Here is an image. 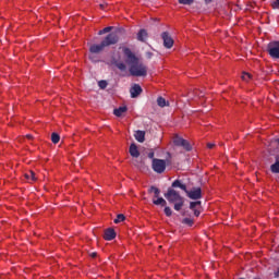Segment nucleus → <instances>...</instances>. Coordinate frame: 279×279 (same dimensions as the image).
Masks as SVG:
<instances>
[{"instance_id":"nucleus-5","label":"nucleus","mask_w":279,"mask_h":279,"mask_svg":"<svg viewBox=\"0 0 279 279\" xmlns=\"http://www.w3.org/2000/svg\"><path fill=\"white\" fill-rule=\"evenodd\" d=\"M151 169L155 173H165L167 169V161L165 159H153Z\"/></svg>"},{"instance_id":"nucleus-12","label":"nucleus","mask_w":279,"mask_h":279,"mask_svg":"<svg viewBox=\"0 0 279 279\" xmlns=\"http://www.w3.org/2000/svg\"><path fill=\"white\" fill-rule=\"evenodd\" d=\"M147 31L145 28L140 29V32L137 33V40H140V43H145L147 40Z\"/></svg>"},{"instance_id":"nucleus-17","label":"nucleus","mask_w":279,"mask_h":279,"mask_svg":"<svg viewBox=\"0 0 279 279\" xmlns=\"http://www.w3.org/2000/svg\"><path fill=\"white\" fill-rule=\"evenodd\" d=\"M157 106H159V108H165L166 106H169V102H167V100L163 97H158Z\"/></svg>"},{"instance_id":"nucleus-35","label":"nucleus","mask_w":279,"mask_h":279,"mask_svg":"<svg viewBox=\"0 0 279 279\" xmlns=\"http://www.w3.org/2000/svg\"><path fill=\"white\" fill-rule=\"evenodd\" d=\"M194 204H196V206H202V202L201 201H196V202H194Z\"/></svg>"},{"instance_id":"nucleus-13","label":"nucleus","mask_w":279,"mask_h":279,"mask_svg":"<svg viewBox=\"0 0 279 279\" xmlns=\"http://www.w3.org/2000/svg\"><path fill=\"white\" fill-rule=\"evenodd\" d=\"M134 137L137 143H145V131H135Z\"/></svg>"},{"instance_id":"nucleus-37","label":"nucleus","mask_w":279,"mask_h":279,"mask_svg":"<svg viewBox=\"0 0 279 279\" xmlns=\"http://www.w3.org/2000/svg\"><path fill=\"white\" fill-rule=\"evenodd\" d=\"M205 3H213V0H204Z\"/></svg>"},{"instance_id":"nucleus-19","label":"nucleus","mask_w":279,"mask_h":279,"mask_svg":"<svg viewBox=\"0 0 279 279\" xmlns=\"http://www.w3.org/2000/svg\"><path fill=\"white\" fill-rule=\"evenodd\" d=\"M148 193H154L156 198L160 197V189H158L156 186H150L148 189Z\"/></svg>"},{"instance_id":"nucleus-2","label":"nucleus","mask_w":279,"mask_h":279,"mask_svg":"<svg viewBox=\"0 0 279 279\" xmlns=\"http://www.w3.org/2000/svg\"><path fill=\"white\" fill-rule=\"evenodd\" d=\"M123 34V31L118 29L116 32L109 33L100 44H93L89 46V53L97 54L101 53L104 49L107 47H112V45H117L119 40H121V35Z\"/></svg>"},{"instance_id":"nucleus-24","label":"nucleus","mask_w":279,"mask_h":279,"mask_svg":"<svg viewBox=\"0 0 279 279\" xmlns=\"http://www.w3.org/2000/svg\"><path fill=\"white\" fill-rule=\"evenodd\" d=\"M98 86L101 90H106V88H108V81L106 80H101L98 82Z\"/></svg>"},{"instance_id":"nucleus-31","label":"nucleus","mask_w":279,"mask_h":279,"mask_svg":"<svg viewBox=\"0 0 279 279\" xmlns=\"http://www.w3.org/2000/svg\"><path fill=\"white\" fill-rule=\"evenodd\" d=\"M154 156H156V154L154 153V150H151L150 153H148V158L150 160H158V158H154Z\"/></svg>"},{"instance_id":"nucleus-7","label":"nucleus","mask_w":279,"mask_h":279,"mask_svg":"<svg viewBox=\"0 0 279 279\" xmlns=\"http://www.w3.org/2000/svg\"><path fill=\"white\" fill-rule=\"evenodd\" d=\"M267 52L270 58L279 60V41H270L267 45Z\"/></svg>"},{"instance_id":"nucleus-32","label":"nucleus","mask_w":279,"mask_h":279,"mask_svg":"<svg viewBox=\"0 0 279 279\" xmlns=\"http://www.w3.org/2000/svg\"><path fill=\"white\" fill-rule=\"evenodd\" d=\"M274 277H275V278H279V267H278L277 270L274 272Z\"/></svg>"},{"instance_id":"nucleus-6","label":"nucleus","mask_w":279,"mask_h":279,"mask_svg":"<svg viewBox=\"0 0 279 279\" xmlns=\"http://www.w3.org/2000/svg\"><path fill=\"white\" fill-rule=\"evenodd\" d=\"M173 144L175 145V147H183L185 151H191V149H193V146H191V143L182 138L180 135H174Z\"/></svg>"},{"instance_id":"nucleus-39","label":"nucleus","mask_w":279,"mask_h":279,"mask_svg":"<svg viewBox=\"0 0 279 279\" xmlns=\"http://www.w3.org/2000/svg\"><path fill=\"white\" fill-rule=\"evenodd\" d=\"M28 138H32V135H26Z\"/></svg>"},{"instance_id":"nucleus-1","label":"nucleus","mask_w":279,"mask_h":279,"mask_svg":"<svg viewBox=\"0 0 279 279\" xmlns=\"http://www.w3.org/2000/svg\"><path fill=\"white\" fill-rule=\"evenodd\" d=\"M125 63L129 65V73L133 77H147V65L137 59L130 48H123Z\"/></svg>"},{"instance_id":"nucleus-25","label":"nucleus","mask_w":279,"mask_h":279,"mask_svg":"<svg viewBox=\"0 0 279 279\" xmlns=\"http://www.w3.org/2000/svg\"><path fill=\"white\" fill-rule=\"evenodd\" d=\"M116 66L119 69V71H128V65H125L123 62H117Z\"/></svg>"},{"instance_id":"nucleus-10","label":"nucleus","mask_w":279,"mask_h":279,"mask_svg":"<svg viewBox=\"0 0 279 279\" xmlns=\"http://www.w3.org/2000/svg\"><path fill=\"white\" fill-rule=\"evenodd\" d=\"M105 241H113V239H117V232L114 231V229L109 228L105 231V235H104Z\"/></svg>"},{"instance_id":"nucleus-34","label":"nucleus","mask_w":279,"mask_h":279,"mask_svg":"<svg viewBox=\"0 0 279 279\" xmlns=\"http://www.w3.org/2000/svg\"><path fill=\"white\" fill-rule=\"evenodd\" d=\"M134 167H141V163H138V160H133Z\"/></svg>"},{"instance_id":"nucleus-36","label":"nucleus","mask_w":279,"mask_h":279,"mask_svg":"<svg viewBox=\"0 0 279 279\" xmlns=\"http://www.w3.org/2000/svg\"><path fill=\"white\" fill-rule=\"evenodd\" d=\"M90 256L92 258H97V253H92Z\"/></svg>"},{"instance_id":"nucleus-11","label":"nucleus","mask_w":279,"mask_h":279,"mask_svg":"<svg viewBox=\"0 0 279 279\" xmlns=\"http://www.w3.org/2000/svg\"><path fill=\"white\" fill-rule=\"evenodd\" d=\"M129 153L132 158H138L141 156V151H138V146H136V144L134 143L130 145Z\"/></svg>"},{"instance_id":"nucleus-27","label":"nucleus","mask_w":279,"mask_h":279,"mask_svg":"<svg viewBox=\"0 0 279 279\" xmlns=\"http://www.w3.org/2000/svg\"><path fill=\"white\" fill-rule=\"evenodd\" d=\"M242 80H243L244 82H250V80H252V74L244 72V73L242 74Z\"/></svg>"},{"instance_id":"nucleus-26","label":"nucleus","mask_w":279,"mask_h":279,"mask_svg":"<svg viewBox=\"0 0 279 279\" xmlns=\"http://www.w3.org/2000/svg\"><path fill=\"white\" fill-rule=\"evenodd\" d=\"M121 221H125V215L119 214L117 218L113 220V223H121Z\"/></svg>"},{"instance_id":"nucleus-9","label":"nucleus","mask_w":279,"mask_h":279,"mask_svg":"<svg viewBox=\"0 0 279 279\" xmlns=\"http://www.w3.org/2000/svg\"><path fill=\"white\" fill-rule=\"evenodd\" d=\"M131 98L132 99H136V97H138V95H141V93H143V87H141V85L138 84H134L131 89Z\"/></svg>"},{"instance_id":"nucleus-20","label":"nucleus","mask_w":279,"mask_h":279,"mask_svg":"<svg viewBox=\"0 0 279 279\" xmlns=\"http://www.w3.org/2000/svg\"><path fill=\"white\" fill-rule=\"evenodd\" d=\"M195 208H197L196 203L195 202H191L190 203V209L194 211V216L195 217H199L201 213H199V210H197Z\"/></svg>"},{"instance_id":"nucleus-14","label":"nucleus","mask_w":279,"mask_h":279,"mask_svg":"<svg viewBox=\"0 0 279 279\" xmlns=\"http://www.w3.org/2000/svg\"><path fill=\"white\" fill-rule=\"evenodd\" d=\"M124 112H128V107L126 106H122V107H119V108L113 110V114L116 117H123Z\"/></svg>"},{"instance_id":"nucleus-40","label":"nucleus","mask_w":279,"mask_h":279,"mask_svg":"<svg viewBox=\"0 0 279 279\" xmlns=\"http://www.w3.org/2000/svg\"><path fill=\"white\" fill-rule=\"evenodd\" d=\"M89 59L93 60V56H89Z\"/></svg>"},{"instance_id":"nucleus-22","label":"nucleus","mask_w":279,"mask_h":279,"mask_svg":"<svg viewBox=\"0 0 279 279\" xmlns=\"http://www.w3.org/2000/svg\"><path fill=\"white\" fill-rule=\"evenodd\" d=\"M271 173H279V160L277 159L275 163L270 166Z\"/></svg>"},{"instance_id":"nucleus-23","label":"nucleus","mask_w":279,"mask_h":279,"mask_svg":"<svg viewBox=\"0 0 279 279\" xmlns=\"http://www.w3.org/2000/svg\"><path fill=\"white\" fill-rule=\"evenodd\" d=\"M51 141L54 145H58V143H60V134L58 133H52L51 134Z\"/></svg>"},{"instance_id":"nucleus-18","label":"nucleus","mask_w":279,"mask_h":279,"mask_svg":"<svg viewBox=\"0 0 279 279\" xmlns=\"http://www.w3.org/2000/svg\"><path fill=\"white\" fill-rule=\"evenodd\" d=\"M26 180H31L32 182H36V173L34 171H29L28 173L24 174Z\"/></svg>"},{"instance_id":"nucleus-29","label":"nucleus","mask_w":279,"mask_h":279,"mask_svg":"<svg viewBox=\"0 0 279 279\" xmlns=\"http://www.w3.org/2000/svg\"><path fill=\"white\" fill-rule=\"evenodd\" d=\"M182 223H185V226H193V219H191V218H184L183 220H182Z\"/></svg>"},{"instance_id":"nucleus-16","label":"nucleus","mask_w":279,"mask_h":279,"mask_svg":"<svg viewBox=\"0 0 279 279\" xmlns=\"http://www.w3.org/2000/svg\"><path fill=\"white\" fill-rule=\"evenodd\" d=\"M153 204H155V206H167V201L158 196L157 199H153Z\"/></svg>"},{"instance_id":"nucleus-33","label":"nucleus","mask_w":279,"mask_h":279,"mask_svg":"<svg viewBox=\"0 0 279 279\" xmlns=\"http://www.w3.org/2000/svg\"><path fill=\"white\" fill-rule=\"evenodd\" d=\"M207 147H208V149H213V147H215V144L214 143H208Z\"/></svg>"},{"instance_id":"nucleus-21","label":"nucleus","mask_w":279,"mask_h":279,"mask_svg":"<svg viewBox=\"0 0 279 279\" xmlns=\"http://www.w3.org/2000/svg\"><path fill=\"white\" fill-rule=\"evenodd\" d=\"M112 26H107L98 32V36H104V34H110L112 32Z\"/></svg>"},{"instance_id":"nucleus-30","label":"nucleus","mask_w":279,"mask_h":279,"mask_svg":"<svg viewBox=\"0 0 279 279\" xmlns=\"http://www.w3.org/2000/svg\"><path fill=\"white\" fill-rule=\"evenodd\" d=\"M194 0H179V3L182 5H191Z\"/></svg>"},{"instance_id":"nucleus-15","label":"nucleus","mask_w":279,"mask_h":279,"mask_svg":"<svg viewBox=\"0 0 279 279\" xmlns=\"http://www.w3.org/2000/svg\"><path fill=\"white\" fill-rule=\"evenodd\" d=\"M195 97H199V98L204 97V92H199V90L195 89V90L189 93L190 99H195Z\"/></svg>"},{"instance_id":"nucleus-38","label":"nucleus","mask_w":279,"mask_h":279,"mask_svg":"<svg viewBox=\"0 0 279 279\" xmlns=\"http://www.w3.org/2000/svg\"><path fill=\"white\" fill-rule=\"evenodd\" d=\"M100 10H104V8H106V4H100Z\"/></svg>"},{"instance_id":"nucleus-8","label":"nucleus","mask_w":279,"mask_h":279,"mask_svg":"<svg viewBox=\"0 0 279 279\" xmlns=\"http://www.w3.org/2000/svg\"><path fill=\"white\" fill-rule=\"evenodd\" d=\"M161 38L163 40V47H166V49H171V47H173V38L171 37V35H169L168 32H163L161 34Z\"/></svg>"},{"instance_id":"nucleus-3","label":"nucleus","mask_w":279,"mask_h":279,"mask_svg":"<svg viewBox=\"0 0 279 279\" xmlns=\"http://www.w3.org/2000/svg\"><path fill=\"white\" fill-rule=\"evenodd\" d=\"M163 196L169 202V204H174V210H182V206H184V197L180 195V192L175 191L172 187H169Z\"/></svg>"},{"instance_id":"nucleus-4","label":"nucleus","mask_w":279,"mask_h":279,"mask_svg":"<svg viewBox=\"0 0 279 279\" xmlns=\"http://www.w3.org/2000/svg\"><path fill=\"white\" fill-rule=\"evenodd\" d=\"M171 186L172 189H181V191H184L190 199H202V187H193L189 191L186 184L178 179L172 182Z\"/></svg>"},{"instance_id":"nucleus-28","label":"nucleus","mask_w":279,"mask_h":279,"mask_svg":"<svg viewBox=\"0 0 279 279\" xmlns=\"http://www.w3.org/2000/svg\"><path fill=\"white\" fill-rule=\"evenodd\" d=\"M163 213L166 217H171V215H173V210H171V207H165Z\"/></svg>"}]
</instances>
